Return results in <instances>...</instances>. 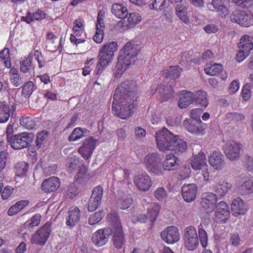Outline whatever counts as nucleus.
Wrapping results in <instances>:
<instances>
[{
  "label": "nucleus",
  "mask_w": 253,
  "mask_h": 253,
  "mask_svg": "<svg viewBox=\"0 0 253 253\" xmlns=\"http://www.w3.org/2000/svg\"><path fill=\"white\" fill-rule=\"evenodd\" d=\"M231 187V184L223 182L217 184L214 187V191L217 196H223L230 189Z\"/></svg>",
  "instance_id": "a19ab883"
},
{
  "label": "nucleus",
  "mask_w": 253,
  "mask_h": 253,
  "mask_svg": "<svg viewBox=\"0 0 253 253\" xmlns=\"http://www.w3.org/2000/svg\"><path fill=\"white\" fill-rule=\"evenodd\" d=\"M129 66V65L126 64L124 61L118 59V63L115 67L116 71L114 73L115 78H119L121 77Z\"/></svg>",
  "instance_id": "37998d69"
},
{
  "label": "nucleus",
  "mask_w": 253,
  "mask_h": 253,
  "mask_svg": "<svg viewBox=\"0 0 253 253\" xmlns=\"http://www.w3.org/2000/svg\"><path fill=\"white\" fill-rule=\"evenodd\" d=\"M209 164L214 169L219 170L224 166L225 163L223 159H208Z\"/></svg>",
  "instance_id": "e2e57ef3"
},
{
  "label": "nucleus",
  "mask_w": 253,
  "mask_h": 253,
  "mask_svg": "<svg viewBox=\"0 0 253 253\" xmlns=\"http://www.w3.org/2000/svg\"><path fill=\"white\" fill-rule=\"evenodd\" d=\"M187 146V142L176 135V138L174 139V142L172 144L169 151L174 152L175 154L179 155L186 150Z\"/></svg>",
  "instance_id": "c85d7f7f"
},
{
  "label": "nucleus",
  "mask_w": 253,
  "mask_h": 253,
  "mask_svg": "<svg viewBox=\"0 0 253 253\" xmlns=\"http://www.w3.org/2000/svg\"><path fill=\"white\" fill-rule=\"evenodd\" d=\"M208 8L211 11L219 12L220 15L225 16L228 14V8L226 6L221 4L219 0H212L211 3L207 4Z\"/></svg>",
  "instance_id": "2f4dec72"
},
{
  "label": "nucleus",
  "mask_w": 253,
  "mask_h": 253,
  "mask_svg": "<svg viewBox=\"0 0 253 253\" xmlns=\"http://www.w3.org/2000/svg\"><path fill=\"white\" fill-rule=\"evenodd\" d=\"M141 21V16L140 14L136 12H133L126 15V26L127 29H130L135 27L138 23Z\"/></svg>",
  "instance_id": "f704fd0d"
},
{
  "label": "nucleus",
  "mask_w": 253,
  "mask_h": 253,
  "mask_svg": "<svg viewBox=\"0 0 253 253\" xmlns=\"http://www.w3.org/2000/svg\"><path fill=\"white\" fill-rule=\"evenodd\" d=\"M80 219V211L77 207H71L68 212L66 219V224L70 228H73L79 221Z\"/></svg>",
  "instance_id": "b1692460"
},
{
  "label": "nucleus",
  "mask_w": 253,
  "mask_h": 253,
  "mask_svg": "<svg viewBox=\"0 0 253 253\" xmlns=\"http://www.w3.org/2000/svg\"><path fill=\"white\" fill-rule=\"evenodd\" d=\"M41 219V216L40 214H36L24 223V226L25 227H34L37 226L40 224Z\"/></svg>",
  "instance_id": "13d9d810"
},
{
  "label": "nucleus",
  "mask_w": 253,
  "mask_h": 253,
  "mask_svg": "<svg viewBox=\"0 0 253 253\" xmlns=\"http://www.w3.org/2000/svg\"><path fill=\"white\" fill-rule=\"evenodd\" d=\"M60 186L59 179L57 177L52 176L43 180L42 184V189L45 192H51L56 190Z\"/></svg>",
  "instance_id": "4be33fe9"
},
{
  "label": "nucleus",
  "mask_w": 253,
  "mask_h": 253,
  "mask_svg": "<svg viewBox=\"0 0 253 253\" xmlns=\"http://www.w3.org/2000/svg\"><path fill=\"white\" fill-rule=\"evenodd\" d=\"M222 65L218 63H209L206 65L205 72L207 75L210 76L217 75L222 69Z\"/></svg>",
  "instance_id": "c9c22d12"
},
{
  "label": "nucleus",
  "mask_w": 253,
  "mask_h": 253,
  "mask_svg": "<svg viewBox=\"0 0 253 253\" xmlns=\"http://www.w3.org/2000/svg\"><path fill=\"white\" fill-rule=\"evenodd\" d=\"M12 113L10 106L6 101H0V123L7 122Z\"/></svg>",
  "instance_id": "7c9ffc66"
},
{
  "label": "nucleus",
  "mask_w": 253,
  "mask_h": 253,
  "mask_svg": "<svg viewBox=\"0 0 253 253\" xmlns=\"http://www.w3.org/2000/svg\"><path fill=\"white\" fill-rule=\"evenodd\" d=\"M103 194L101 186H97L93 188L88 201L87 209L89 211H94L99 206Z\"/></svg>",
  "instance_id": "f8f14e48"
},
{
  "label": "nucleus",
  "mask_w": 253,
  "mask_h": 253,
  "mask_svg": "<svg viewBox=\"0 0 253 253\" xmlns=\"http://www.w3.org/2000/svg\"><path fill=\"white\" fill-rule=\"evenodd\" d=\"M231 209L236 216L239 214H244L247 211L246 205L240 197H237L233 200Z\"/></svg>",
  "instance_id": "393cba45"
},
{
  "label": "nucleus",
  "mask_w": 253,
  "mask_h": 253,
  "mask_svg": "<svg viewBox=\"0 0 253 253\" xmlns=\"http://www.w3.org/2000/svg\"><path fill=\"white\" fill-rule=\"evenodd\" d=\"M96 140L91 136L86 139L82 145L78 149L79 153L84 158H89L91 157L96 145Z\"/></svg>",
  "instance_id": "f3484780"
},
{
  "label": "nucleus",
  "mask_w": 253,
  "mask_h": 253,
  "mask_svg": "<svg viewBox=\"0 0 253 253\" xmlns=\"http://www.w3.org/2000/svg\"><path fill=\"white\" fill-rule=\"evenodd\" d=\"M207 159H193L191 161L190 165L191 167L195 170L198 169H207L206 160Z\"/></svg>",
  "instance_id": "603ef678"
},
{
  "label": "nucleus",
  "mask_w": 253,
  "mask_h": 253,
  "mask_svg": "<svg viewBox=\"0 0 253 253\" xmlns=\"http://www.w3.org/2000/svg\"><path fill=\"white\" fill-rule=\"evenodd\" d=\"M242 194H250L253 193V179L246 180L240 187Z\"/></svg>",
  "instance_id": "de8ad7c7"
},
{
  "label": "nucleus",
  "mask_w": 253,
  "mask_h": 253,
  "mask_svg": "<svg viewBox=\"0 0 253 253\" xmlns=\"http://www.w3.org/2000/svg\"><path fill=\"white\" fill-rule=\"evenodd\" d=\"M215 216L216 221L220 223L226 222L229 219V209L225 202H220L216 205Z\"/></svg>",
  "instance_id": "dca6fc26"
},
{
  "label": "nucleus",
  "mask_w": 253,
  "mask_h": 253,
  "mask_svg": "<svg viewBox=\"0 0 253 253\" xmlns=\"http://www.w3.org/2000/svg\"><path fill=\"white\" fill-rule=\"evenodd\" d=\"M144 163L150 172L157 175L163 174L162 163L158 159H145Z\"/></svg>",
  "instance_id": "5701e85b"
},
{
  "label": "nucleus",
  "mask_w": 253,
  "mask_h": 253,
  "mask_svg": "<svg viewBox=\"0 0 253 253\" xmlns=\"http://www.w3.org/2000/svg\"><path fill=\"white\" fill-rule=\"evenodd\" d=\"M34 83L32 81L26 83L22 89V94L25 97H29L33 92Z\"/></svg>",
  "instance_id": "bf43d9fd"
},
{
  "label": "nucleus",
  "mask_w": 253,
  "mask_h": 253,
  "mask_svg": "<svg viewBox=\"0 0 253 253\" xmlns=\"http://www.w3.org/2000/svg\"><path fill=\"white\" fill-rule=\"evenodd\" d=\"M112 233V229L110 228L98 229L92 234V242L95 245L101 247L108 242Z\"/></svg>",
  "instance_id": "ddd939ff"
},
{
  "label": "nucleus",
  "mask_w": 253,
  "mask_h": 253,
  "mask_svg": "<svg viewBox=\"0 0 253 253\" xmlns=\"http://www.w3.org/2000/svg\"><path fill=\"white\" fill-rule=\"evenodd\" d=\"M154 197L158 201H162L167 197V193L164 187H159L154 192Z\"/></svg>",
  "instance_id": "338daca9"
},
{
  "label": "nucleus",
  "mask_w": 253,
  "mask_h": 253,
  "mask_svg": "<svg viewBox=\"0 0 253 253\" xmlns=\"http://www.w3.org/2000/svg\"><path fill=\"white\" fill-rule=\"evenodd\" d=\"M176 13L178 17L185 23L189 22V18L187 15V8L183 4H178L175 7Z\"/></svg>",
  "instance_id": "4c0bfd02"
},
{
  "label": "nucleus",
  "mask_w": 253,
  "mask_h": 253,
  "mask_svg": "<svg viewBox=\"0 0 253 253\" xmlns=\"http://www.w3.org/2000/svg\"><path fill=\"white\" fill-rule=\"evenodd\" d=\"M34 136L32 133L22 132L15 134V137L8 144L14 149L20 150L28 147L32 142Z\"/></svg>",
  "instance_id": "20e7f679"
},
{
  "label": "nucleus",
  "mask_w": 253,
  "mask_h": 253,
  "mask_svg": "<svg viewBox=\"0 0 253 253\" xmlns=\"http://www.w3.org/2000/svg\"><path fill=\"white\" fill-rule=\"evenodd\" d=\"M49 136V132L46 130H42L37 134L35 141L36 146L38 149L41 148Z\"/></svg>",
  "instance_id": "79ce46f5"
},
{
  "label": "nucleus",
  "mask_w": 253,
  "mask_h": 253,
  "mask_svg": "<svg viewBox=\"0 0 253 253\" xmlns=\"http://www.w3.org/2000/svg\"><path fill=\"white\" fill-rule=\"evenodd\" d=\"M105 212L104 211L100 210L90 216L88 222L90 225L98 223L103 218Z\"/></svg>",
  "instance_id": "864d4df0"
},
{
  "label": "nucleus",
  "mask_w": 253,
  "mask_h": 253,
  "mask_svg": "<svg viewBox=\"0 0 253 253\" xmlns=\"http://www.w3.org/2000/svg\"><path fill=\"white\" fill-rule=\"evenodd\" d=\"M104 27H96V32L93 36V41L95 42L100 43L103 41L104 37Z\"/></svg>",
  "instance_id": "680f3d73"
},
{
  "label": "nucleus",
  "mask_w": 253,
  "mask_h": 253,
  "mask_svg": "<svg viewBox=\"0 0 253 253\" xmlns=\"http://www.w3.org/2000/svg\"><path fill=\"white\" fill-rule=\"evenodd\" d=\"M185 247L189 251H194L199 246V239L196 229L192 226L185 228L184 234Z\"/></svg>",
  "instance_id": "423d86ee"
},
{
  "label": "nucleus",
  "mask_w": 253,
  "mask_h": 253,
  "mask_svg": "<svg viewBox=\"0 0 253 253\" xmlns=\"http://www.w3.org/2000/svg\"><path fill=\"white\" fill-rule=\"evenodd\" d=\"M0 59L4 64L5 68L9 69L11 67V61L10 57V50L8 48L5 47L0 51Z\"/></svg>",
  "instance_id": "e433bc0d"
},
{
  "label": "nucleus",
  "mask_w": 253,
  "mask_h": 253,
  "mask_svg": "<svg viewBox=\"0 0 253 253\" xmlns=\"http://www.w3.org/2000/svg\"><path fill=\"white\" fill-rule=\"evenodd\" d=\"M169 68L171 69V70L168 72V74L166 76L167 78L175 80L180 77L182 72V69L179 66H171Z\"/></svg>",
  "instance_id": "c03bdc74"
},
{
  "label": "nucleus",
  "mask_w": 253,
  "mask_h": 253,
  "mask_svg": "<svg viewBox=\"0 0 253 253\" xmlns=\"http://www.w3.org/2000/svg\"><path fill=\"white\" fill-rule=\"evenodd\" d=\"M139 50L137 45L128 42L120 50L118 59L130 65L133 61L134 58L137 56Z\"/></svg>",
  "instance_id": "7ed1b4c3"
},
{
  "label": "nucleus",
  "mask_w": 253,
  "mask_h": 253,
  "mask_svg": "<svg viewBox=\"0 0 253 253\" xmlns=\"http://www.w3.org/2000/svg\"><path fill=\"white\" fill-rule=\"evenodd\" d=\"M242 149L241 143L232 141L226 143L224 151L227 158H239Z\"/></svg>",
  "instance_id": "6ab92c4d"
},
{
  "label": "nucleus",
  "mask_w": 253,
  "mask_h": 253,
  "mask_svg": "<svg viewBox=\"0 0 253 253\" xmlns=\"http://www.w3.org/2000/svg\"><path fill=\"white\" fill-rule=\"evenodd\" d=\"M32 67V57L30 55L27 57L20 62V71L23 73H28Z\"/></svg>",
  "instance_id": "09e8293b"
},
{
  "label": "nucleus",
  "mask_w": 253,
  "mask_h": 253,
  "mask_svg": "<svg viewBox=\"0 0 253 253\" xmlns=\"http://www.w3.org/2000/svg\"><path fill=\"white\" fill-rule=\"evenodd\" d=\"M114 55L99 49L98 55V61L94 70V75L99 76L109 65L113 60Z\"/></svg>",
  "instance_id": "1a4fd4ad"
},
{
  "label": "nucleus",
  "mask_w": 253,
  "mask_h": 253,
  "mask_svg": "<svg viewBox=\"0 0 253 253\" xmlns=\"http://www.w3.org/2000/svg\"><path fill=\"white\" fill-rule=\"evenodd\" d=\"M176 135H174L167 128L164 127L156 133L157 147L162 152L169 151L174 142Z\"/></svg>",
  "instance_id": "f03ea898"
},
{
  "label": "nucleus",
  "mask_w": 253,
  "mask_h": 253,
  "mask_svg": "<svg viewBox=\"0 0 253 253\" xmlns=\"http://www.w3.org/2000/svg\"><path fill=\"white\" fill-rule=\"evenodd\" d=\"M166 3L167 0H155L149 6L151 10L161 11L165 8Z\"/></svg>",
  "instance_id": "6e6d98bb"
},
{
  "label": "nucleus",
  "mask_w": 253,
  "mask_h": 253,
  "mask_svg": "<svg viewBox=\"0 0 253 253\" xmlns=\"http://www.w3.org/2000/svg\"><path fill=\"white\" fill-rule=\"evenodd\" d=\"M89 130L86 128L78 127L74 128L68 137L69 142H73L80 139L88 134Z\"/></svg>",
  "instance_id": "473e14b6"
},
{
  "label": "nucleus",
  "mask_w": 253,
  "mask_h": 253,
  "mask_svg": "<svg viewBox=\"0 0 253 253\" xmlns=\"http://www.w3.org/2000/svg\"><path fill=\"white\" fill-rule=\"evenodd\" d=\"M183 126L189 132L198 135L206 133L207 126L200 119H187L183 121Z\"/></svg>",
  "instance_id": "39448f33"
},
{
  "label": "nucleus",
  "mask_w": 253,
  "mask_h": 253,
  "mask_svg": "<svg viewBox=\"0 0 253 253\" xmlns=\"http://www.w3.org/2000/svg\"><path fill=\"white\" fill-rule=\"evenodd\" d=\"M69 170L71 172L76 171L81 176L84 174L86 168L84 161L83 159H73L70 162Z\"/></svg>",
  "instance_id": "bb28decb"
},
{
  "label": "nucleus",
  "mask_w": 253,
  "mask_h": 253,
  "mask_svg": "<svg viewBox=\"0 0 253 253\" xmlns=\"http://www.w3.org/2000/svg\"><path fill=\"white\" fill-rule=\"evenodd\" d=\"M46 13L41 9H38L36 12L32 13L33 21H41L46 17Z\"/></svg>",
  "instance_id": "774afa93"
},
{
  "label": "nucleus",
  "mask_w": 253,
  "mask_h": 253,
  "mask_svg": "<svg viewBox=\"0 0 253 253\" xmlns=\"http://www.w3.org/2000/svg\"><path fill=\"white\" fill-rule=\"evenodd\" d=\"M136 90V83L129 80L121 83L116 88L112 111L121 119H126L132 116L138 97Z\"/></svg>",
  "instance_id": "f257e3e1"
},
{
  "label": "nucleus",
  "mask_w": 253,
  "mask_h": 253,
  "mask_svg": "<svg viewBox=\"0 0 253 253\" xmlns=\"http://www.w3.org/2000/svg\"><path fill=\"white\" fill-rule=\"evenodd\" d=\"M9 77L11 84L15 87H18L24 82V77L18 69L12 67L9 71Z\"/></svg>",
  "instance_id": "cd10ccee"
},
{
  "label": "nucleus",
  "mask_w": 253,
  "mask_h": 253,
  "mask_svg": "<svg viewBox=\"0 0 253 253\" xmlns=\"http://www.w3.org/2000/svg\"><path fill=\"white\" fill-rule=\"evenodd\" d=\"M194 101L201 107H207L209 104L207 93L203 90L196 91L194 93Z\"/></svg>",
  "instance_id": "c756f323"
},
{
  "label": "nucleus",
  "mask_w": 253,
  "mask_h": 253,
  "mask_svg": "<svg viewBox=\"0 0 253 253\" xmlns=\"http://www.w3.org/2000/svg\"><path fill=\"white\" fill-rule=\"evenodd\" d=\"M115 222L112 227L113 234L112 240L115 247L118 249H121L124 245L126 241L122 230V226L118 217L117 216H113Z\"/></svg>",
  "instance_id": "0eeeda50"
},
{
  "label": "nucleus",
  "mask_w": 253,
  "mask_h": 253,
  "mask_svg": "<svg viewBox=\"0 0 253 253\" xmlns=\"http://www.w3.org/2000/svg\"><path fill=\"white\" fill-rule=\"evenodd\" d=\"M134 181L138 188L143 191L148 190L152 185L151 179L146 173L137 174Z\"/></svg>",
  "instance_id": "412c9836"
},
{
  "label": "nucleus",
  "mask_w": 253,
  "mask_h": 253,
  "mask_svg": "<svg viewBox=\"0 0 253 253\" xmlns=\"http://www.w3.org/2000/svg\"><path fill=\"white\" fill-rule=\"evenodd\" d=\"M51 231V224L46 222L45 224L39 229L31 239L33 244L43 245L47 241Z\"/></svg>",
  "instance_id": "9d476101"
},
{
  "label": "nucleus",
  "mask_w": 253,
  "mask_h": 253,
  "mask_svg": "<svg viewBox=\"0 0 253 253\" xmlns=\"http://www.w3.org/2000/svg\"><path fill=\"white\" fill-rule=\"evenodd\" d=\"M191 169L188 164H184L178 169L179 178L185 179L189 177L191 173Z\"/></svg>",
  "instance_id": "5fc2aeb1"
},
{
  "label": "nucleus",
  "mask_w": 253,
  "mask_h": 253,
  "mask_svg": "<svg viewBox=\"0 0 253 253\" xmlns=\"http://www.w3.org/2000/svg\"><path fill=\"white\" fill-rule=\"evenodd\" d=\"M132 198L128 195L124 194L117 201L118 206L121 209H126L131 205Z\"/></svg>",
  "instance_id": "58836bf2"
},
{
  "label": "nucleus",
  "mask_w": 253,
  "mask_h": 253,
  "mask_svg": "<svg viewBox=\"0 0 253 253\" xmlns=\"http://www.w3.org/2000/svg\"><path fill=\"white\" fill-rule=\"evenodd\" d=\"M15 167L16 169V175L23 177L28 171L29 164L27 162L21 161L17 163Z\"/></svg>",
  "instance_id": "49530a36"
},
{
  "label": "nucleus",
  "mask_w": 253,
  "mask_h": 253,
  "mask_svg": "<svg viewBox=\"0 0 253 253\" xmlns=\"http://www.w3.org/2000/svg\"><path fill=\"white\" fill-rule=\"evenodd\" d=\"M198 187L194 183L184 184L181 187L182 196L185 202H191L195 200Z\"/></svg>",
  "instance_id": "a211bd4d"
},
{
  "label": "nucleus",
  "mask_w": 253,
  "mask_h": 253,
  "mask_svg": "<svg viewBox=\"0 0 253 253\" xmlns=\"http://www.w3.org/2000/svg\"><path fill=\"white\" fill-rule=\"evenodd\" d=\"M230 18L232 22L237 23L241 26L249 27L253 25V16L247 14L244 10H235Z\"/></svg>",
  "instance_id": "6e6552de"
},
{
  "label": "nucleus",
  "mask_w": 253,
  "mask_h": 253,
  "mask_svg": "<svg viewBox=\"0 0 253 253\" xmlns=\"http://www.w3.org/2000/svg\"><path fill=\"white\" fill-rule=\"evenodd\" d=\"M217 196L212 192H206L202 194L201 205L207 213H211L214 210Z\"/></svg>",
  "instance_id": "4468645a"
},
{
  "label": "nucleus",
  "mask_w": 253,
  "mask_h": 253,
  "mask_svg": "<svg viewBox=\"0 0 253 253\" xmlns=\"http://www.w3.org/2000/svg\"><path fill=\"white\" fill-rule=\"evenodd\" d=\"M180 162V159H165L163 162V167L166 170H172L177 168Z\"/></svg>",
  "instance_id": "a18cd8bd"
},
{
  "label": "nucleus",
  "mask_w": 253,
  "mask_h": 253,
  "mask_svg": "<svg viewBox=\"0 0 253 253\" xmlns=\"http://www.w3.org/2000/svg\"><path fill=\"white\" fill-rule=\"evenodd\" d=\"M179 99L177 105L180 109L187 108L194 101V93L187 90H181L179 92Z\"/></svg>",
  "instance_id": "aec40b11"
},
{
  "label": "nucleus",
  "mask_w": 253,
  "mask_h": 253,
  "mask_svg": "<svg viewBox=\"0 0 253 253\" xmlns=\"http://www.w3.org/2000/svg\"><path fill=\"white\" fill-rule=\"evenodd\" d=\"M162 239L169 244H174L179 241L180 235L177 227L173 226L168 227L161 233Z\"/></svg>",
  "instance_id": "2eb2a0df"
},
{
  "label": "nucleus",
  "mask_w": 253,
  "mask_h": 253,
  "mask_svg": "<svg viewBox=\"0 0 253 253\" xmlns=\"http://www.w3.org/2000/svg\"><path fill=\"white\" fill-rule=\"evenodd\" d=\"M93 60L94 59L91 58L90 60H87L86 61L85 66L83 68L82 74L84 76H86L90 73V72L94 67L93 63Z\"/></svg>",
  "instance_id": "69168bd1"
},
{
  "label": "nucleus",
  "mask_w": 253,
  "mask_h": 253,
  "mask_svg": "<svg viewBox=\"0 0 253 253\" xmlns=\"http://www.w3.org/2000/svg\"><path fill=\"white\" fill-rule=\"evenodd\" d=\"M161 206L157 203H153L150 205V208L147 209V215L140 214L135 217V220L140 223H145L150 221V224H153L159 213Z\"/></svg>",
  "instance_id": "9b49d317"
},
{
  "label": "nucleus",
  "mask_w": 253,
  "mask_h": 253,
  "mask_svg": "<svg viewBox=\"0 0 253 253\" xmlns=\"http://www.w3.org/2000/svg\"><path fill=\"white\" fill-rule=\"evenodd\" d=\"M241 241V238L238 234H231L229 240V244L227 246L226 248H227L229 246H231L234 248H237L240 245Z\"/></svg>",
  "instance_id": "052dcab7"
},
{
  "label": "nucleus",
  "mask_w": 253,
  "mask_h": 253,
  "mask_svg": "<svg viewBox=\"0 0 253 253\" xmlns=\"http://www.w3.org/2000/svg\"><path fill=\"white\" fill-rule=\"evenodd\" d=\"M238 47L250 52L253 48V38L247 35L243 36L240 40Z\"/></svg>",
  "instance_id": "72a5a7b5"
},
{
  "label": "nucleus",
  "mask_w": 253,
  "mask_h": 253,
  "mask_svg": "<svg viewBox=\"0 0 253 253\" xmlns=\"http://www.w3.org/2000/svg\"><path fill=\"white\" fill-rule=\"evenodd\" d=\"M112 13L118 18L123 19L120 22L123 21L122 24L126 23V18L128 14L127 8L124 5L120 3H114L111 7Z\"/></svg>",
  "instance_id": "a878e982"
},
{
  "label": "nucleus",
  "mask_w": 253,
  "mask_h": 253,
  "mask_svg": "<svg viewBox=\"0 0 253 253\" xmlns=\"http://www.w3.org/2000/svg\"><path fill=\"white\" fill-rule=\"evenodd\" d=\"M20 121V124L28 129H33L35 126L34 120L30 117H22Z\"/></svg>",
  "instance_id": "4d7b16f0"
},
{
  "label": "nucleus",
  "mask_w": 253,
  "mask_h": 253,
  "mask_svg": "<svg viewBox=\"0 0 253 253\" xmlns=\"http://www.w3.org/2000/svg\"><path fill=\"white\" fill-rule=\"evenodd\" d=\"M46 39L47 44L46 47H49L53 51L56 50L57 47V41L58 37L54 35L52 32H49L47 33L46 35Z\"/></svg>",
  "instance_id": "ea45409f"
},
{
  "label": "nucleus",
  "mask_w": 253,
  "mask_h": 253,
  "mask_svg": "<svg viewBox=\"0 0 253 253\" xmlns=\"http://www.w3.org/2000/svg\"><path fill=\"white\" fill-rule=\"evenodd\" d=\"M158 90H159L160 98L162 102L169 100L172 96V91L165 88L163 85H160L158 89H156V91Z\"/></svg>",
  "instance_id": "8fccbe9b"
},
{
  "label": "nucleus",
  "mask_w": 253,
  "mask_h": 253,
  "mask_svg": "<svg viewBox=\"0 0 253 253\" xmlns=\"http://www.w3.org/2000/svg\"><path fill=\"white\" fill-rule=\"evenodd\" d=\"M118 47L116 42L111 41L102 45L100 49L114 55L115 52L117 50Z\"/></svg>",
  "instance_id": "3c124183"
},
{
  "label": "nucleus",
  "mask_w": 253,
  "mask_h": 253,
  "mask_svg": "<svg viewBox=\"0 0 253 253\" xmlns=\"http://www.w3.org/2000/svg\"><path fill=\"white\" fill-rule=\"evenodd\" d=\"M199 237L202 246L205 247L207 246L208 236L205 230L202 228V226L200 225L199 226Z\"/></svg>",
  "instance_id": "0e129e2a"
}]
</instances>
